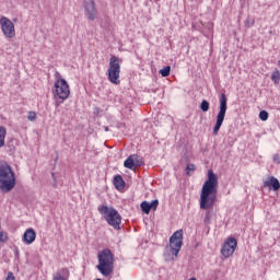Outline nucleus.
<instances>
[{
  "instance_id": "obj_23",
  "label": "nucleus",
  "mask_w": 280,
  "mask_h": 280,
  "mask_svg": "<svg viewBox=\"0 0 280 280\" xmlns=\"http://www.w3.org/2000/svg\"><path fill=\"white\" fill-rule=\"evenodd\" d=\"M191 172H196V165L187 164V166H186V174H187V176H191Z\"/></svg>"
},
{
  "instance_id": "obj_15",
  "label": "nucleus",
  "mask_w": 280,
  "mask_h": 280,
  "mask_svg": "<svg viewBox=\"0 0 280 280\" xmlns=\"http://www.w3.org/2000/svg\"><path fill=\"white\" fill-rule=\"evenodd\" d=\"M124 167L127 170H135V156L129 155L124 162Z\"/></svg>"
},
{
  "instance_id": "obj_24",
  "label": "nucleus",
  "mask_w": 280,
  "mask_h": 280,
  "mask_svg": "<svg viewBox=\"0 0 280 280\" xmlns=\"http://www.w3.org/2000/svg\"><path fill=\"white\" fill-rule=\"evenodd\" d=\"M149 207L151 210L156 211V209L159 208V199H154L152 200V202H149Z\"/></svg>"
},
{
  "instance_id": "obj_7",
  "label": "nucleus",
  "mask_w": 280,
  "mask_h": 280,
  "mask_svg": "<svg viewBox=\"0 0 280 280\" xmlns=\"http://www.w3.org/2000/svg\"><path fill=\"white\" fill-rule=\"evenodd\" d=\"M219 102H220V110L217 115V121L213 127V135H218V132H220V128H222V124H224V117H226V109H228L226 94L221 93Z\"/></svg>"
},
{
  "instance_id": "obj_9",
  "label": "nucleus",
  "mask_w": 280,
  "mask_h": 280,
  "mask_svg": "<svg viewBox=\"0 0 280 280\" xmlns=\"http://www.w3.org/2000/svg\"><path fill=\"white\" fill-rule=\"evenodd\" d=\"M237 248V238L229 237L228 241L221 247V255L229 259V257L233 256L235 249Z\"/></svg>"
},
{
  "instance_id": "obj_18",
  "label": "nucleus",
  "mask_w": 280,
  "mask_h": 280,
  "mask_svg": "<svg viewBox=\"0 0 280 280\" xmlns=\"http://www.w3.org/2000/svg\"><path fill=\"white\" fill-rule=\"evenodd\" d=\"M160 75H162V78H168L170 73H172V67L171 66H166L164 68H162L159 71Z\"/></svg>"
},
{
  "instance_id": "obj_30",
  "label": "nucleus",
  "mask_w": 280,
  "mask_h": 280,
  "mask_svg": "<svg viewBox=\"0 0 280 280\" xmlns=\"http://www.w3.org/2000/svg\"><path fill=\"white\" fill-rule=\"evenodd\" d=\"M273 163H277V165H280V154L276 153L272 158Z\"/></svg>"
},
{
  "instance_id": "obj_36",
  "label": "nucleus",
  "mask_w": 280,
  "mask_h": 280,
  "mask_svg": "<svg viewBox=\"0 0 280 280\" xmlns=\"http://www.w3.org/2000/svg\"><path fill=\"white\" fill-rule=\"evenodd\" d=\"M55 163H58V155H56L55 158Z\"/></svg>"
},
{
  "instance_id": "obj_35",
  "label": "nucleus",
  "mask_w": 280,
  "mask_h": 280,
  "mask_svg": "<svg viewBox=\"0 0 280 280\" xmlns=\"http://www.w3.org/2000/svg\"><path fill=\"white\" fill-rule=\"evenodd\" d=\"M104 130H105V132H108L109 129H108V127H104Z\"/></svg>"
},
{
  "instance_id": "obj_29",
  "label": "nucleus",
  "mask_w": 280,
  "mask_h": 280,
  "mask_svg": "<svg viewBox=\"0 0 280 280\" xmlns=\"http://www.w3.org/2000/svg\"><path fill=\"white\" fill-rule=\"evenodd\" d=\"M0 242H8V234L5 232H0Z\"/></svg>"
},
{
  "instance_id": "obj_17",
  "label": "nucleus",
  "mask_w": 280,
  "mask_h": 280,
  "mask_svg": "<svg viewBox=\"0 0 280 280\" xmlns=\"http://www.w3.org/2000/svg\"><path fill=\"white\" fill-rule=\"evenodd\" d=\"M5 127L1 126L0 127V148H3V145H5Z\"/></svg>"
},
{
  "instance_id": "obj_14",
  "label": "nucleus",
  "mask_w": 280,
  "mask_h": 280,
  "mask_svg": "<svg viewBox=\"0 0 280 280\" xmlns=\"http://www.w3.org/2000/svg\"><path fill=\"white\" fill-rule=\"evenodd\" d=\"M113 183H114L115 189H117L118 191H121V189L126 187V182L124 180V177H121V175H116L114 177Z\"/></svg>"
},
{
  "instance_id": "obj_3",
  "label": "nucleus",
  "mask_w": 280,
  "mask_h": 280,
  "mask_svg": "<svg viewBox=\"0 0 280 280\" xmlns=\"http://www.w3.org/2000/svg\"><path fill=\"white\" fill-rule=\"evenodd\" d=\"M115 255L110 249L105 248L98 253V265L96 266L97 270L103 275V277H109L113 275L114 270Z\"/></svg>"
},
{
  "instance_id": "obj_10",
  "label": "nucleus",
  "mask_w": 280,
  "mask_h": 280,
  "mask_svg": "<svg viewBox=\"0 0 280 280\" xmlns=\"http://www.w3.org/2000/svg\"><path fill=\"white\" fill-rule=\"evenodd\" d=\"M0 25L5 38H14V36H16V31L14 30V23H12L10 19L2 16L0 19Z\"/></svg>"
},
{
  "instance_id": "obj_33",
  "label": "nucleus",
  "mask_w": 280,
  "mask_h": 280,
  "mask_svg": "<svg viewBox=\"0 0 280 280\" xmlns=\"http://www.w3.org/2000/svg\"><path fill=\"white\" fill-rule=\"evenodd\" d=\"M51 178L54 180L52 187H58V184L56 182V173H51Z\"/></svg>"
},
{
  "instance_id": "obj_2",
  "label": "nucleus",
  "mask_w": 280,
  "mask_h": 280,
  "mask_svg": "<svg viewBox=\"0 0 280 280\" xmlns=\"http://www.w3.org/2000/svg\"><path fill=\"white\" fill-rule=\"evenodd\" d=\"M16 187V176L8 162H0V191L10 194Z\"/></svg>"
},
{
  "instance_id": "obj_27",
  "label": "nucleus",
  "mask_w": 280,
  "mask_h": 280,
  "mask_svg": "<svg viewBox=\"0 0 280 280\" xmlns=\"http://www.w3.org/2000/svg\"><path fill=\"white\" fill-rule=\"evenodd\" d=\"M61 277H65V279H69V270L67 268H62L60 271Z\"/></svg>"
},
{
  "instance_id": "obj_5",
  "label": "nucleus",
  "mask_w": 280,
  "mask_h": 280,
  "mask_svg": "<svg viewBox=\"0 0 280 280\" xmlns=\"http://www.w3.org/2000/svg\"><path fill=\"white\" fill-rule=\"evenodd\" d=\"M119 73H121L119 57L112 55L109 58V68L107 70L108 80L112 82V84H121Z\"/></svg>"
},
{
  "instance_id": "obj_11",
  "label": "nucleus",
  "mask_w": 280,
  "mask_h": 280,
  "mask_svg": "<svg viewBox=\"0 0 280 280\" xmlns=\"http://www.w3.org/2000/svg\"><path fill=\"white\" fill-rule=\"evenodd\" d=\"M85 16L89 21H95L97 19V9L95 8V0H89L83 2Z\"/></svg>"
},
{
  "instance_id": "obj_21",
  "label": "nucleus",
  "mask_w": 280,
  "mask_h": 280,
  "mask_svg": "<svg viewBox=\"0 0 280 280\" xmlns=\"http://www.w3.org/2000/svg\"><path fill=\"white\" fill-rule=\"evenodd\" d=\"M209 106H210L209 101L203 100V101L200 103L199 108H200V110H202V113H208Z\"/></svg>"
},
{
  "instance_id": "obj_6",
  "label": "nucleus",
  "mask_w": 280,
  "mask_h": 280,
  "mask_svg": "<svg viewBox=\"0 0 280 280\" xmlns=\"http://www.w3.org/2000/svg\"><path fill=\"white\" fill-rule=\"evenodd\" d=\"M180 248H183V230L176 231L171 237H170V244L166 245L165 249L170 250L172 253L173 258L172 260L176 259L178 257V253H180Z\"/></svg>"
},
{
  "instance_id": "obj_12",
  "label": "nucleus",
  "mask_w": 280,
  "mask_h": 280,
  "mask_svg": "<svg viewBox=\"0 0 280 280\" xmlns=\"http://www.w3.org/2000/svg\"><path fill=\"white\" fill-rule=\"evenodd\" d=\"M264 187H268V189H271L272 191H279L280 189V183L279 179L275 176H269L264 183Z\"/></svg>"
},
{
  "instance_id": "obj_28",
  "label": "nucleus",
  "mask_w": 280,
  "mask_h": 280,
  "mask_svg": "<svg viewBox=\"0 0 280 280\" xmlns=\"http://www.w3.org/2000/svg\"><path fill=\"white\" fill-rule=\"evenodd\" d=\"M210 222H211V213L207 212L203 219V223L207 225V224H210Z\"/></svg>"
},
{
  "instance_id": "obj_13",
  "label": "nucleus",
  "mask_w": 280,
  "mask_h": 280,
  "mask_svg": "<svg viewBox=\"0 0 280 280\" xmlns=\"http://www.w3.org/2000/svg\"><path fill=\"white\" fill-rule=\"evenodd\" d=\"M22 240L24 244H34V242H36V231L32 228L27 229L24 232Z\"/></svg>"
},
{
  "instance_id": "obj_1",
  "label": "nucleus",
  "mask_w": 280,
  "mask_h": 280,
  "mask_svg": "<svg viewBox=\"0 0 280 280\" xmlns=\"http://www.w3.org/2000/svg\"><path fill=\"white\" fill-rule=\"evenodd\" d=\"M218 196V175L213 173V170L208 171V178L203 183L200 194V209L207 211L215 205V198Z\"/></svg>"
},
{
  "instance_id": "obj_26",
  "label": "nucleus",
  "mask_w": 280,
  "mask_h": 280,
  "mask_svg": "<svg viewBox=\"0 0 280 280\" xmlns=\"http://www.w3.org/2000/svg\"><path fill=\"white\" fill-rule=\"evenodd\" d=\"M27 119L28 121H36V112H30Z\"/></svg>"
},
{
  "instance_id": "obj_31",
  "label": "nucleus",
  "mask_w": 280,
  "mask_h": 280,
  "mask_svg": "<svg viewBox=\"0 0 280 280\" xmlns=\"http://www.w3.org/2000/svg\"><path fill=\"white\" fill-rule=\"evenodd\" d=\"M5 280H16V277H14V273L12 271H9Z\"/></svg>"
},
{
  "instance_id": "obj_19",
  "label": "nucleus",
  "mask_w": 280,
  "mask_h": 280,
  "mask_svg": "<svg viewBox=\"0 0 280 280\" xmlns=\"http://www.w3.org/2000/svg\"><path fill=\"white\" fill-rule=\"evenodd\" d=\"M140 209L142 212L145 213V215H149L150 214V202L149 201H142L141 205H140Z\"/></svg>"
},
{
  "instance_id": "obj_25",
  "label": "nucleus",
  "mask_w": 280,
  "mask_h": 280,
  "mask_svg": "<svg viewBox=\"0 0 280 280\" xmlns=\"http://www.w3.org/2000/svg\"><path fill=\"white\" fill-rule=\"evenodd\" d=\"M255 25V19L247 18L245 21V27H253Z\"/></svg>"
},
{
  "instance_id": "obj_20",
  "label": "nucleus",
  "mask_w": 280,
  "mask_h": 280,
  "mask_svg": "<svg viewBox=\"0 0 280 280\" xmlns=\"http://www.w3.org/2000/svg\"><path fill=\"white\" fill-rule=\"evenodd\" d=\"M271 80H272V82H275V84H279V82H280V72H279V70L276 69L272 72Z\"/></svg>"
},
{
  "instance_id": "obj_32",
  "label": "nucleus",
  "mask_w": 280,
  "mask_h": 280,
  "mask_svg": "<svg viewBox=\"0 0 280 280\" xmlns=\"http://www.w3.org/2000/svg\"><path fill=\"white\" fill-rule=\"evenodd\" d=\"M54 280H67V278L62 277L60 272H57L56 276L54 277Z\"/></svg>"
},
{
  "instance_id": "obj_4",
  "label": "nucleus",
  "mask_w": 280,
  "mask_h": 280,
  "mask_svg": "<svg viewBox=\"0 0 280 280\" xmlns=\"http://www.w3.org/2000/svg\"><path fill=\"white\" fill-rule=\"evenodd\" d=\"M97 210L109 226H113L116 231H121V214L117 209L101 205Z\"/></svg>"
},
{
  "instance_id": "obj_16",
  "label": "nucleus",
  "mask_w": 280,
  "mask_h": 280,
  "mask_svg": "<svg viewBox=\"0 0 280 280\" xmlns=\"http://www.w3.org/2000/svg\"><path fill=\"white\" fill-rule=\"evenodd\" d=\"M131 156H133V165H135V167H141V165H143V158H141V155L131 154Z\"/></svg>"
},
{
  "instance_id": "obj_8",
  "label": "nucleus",
  "mask_w": 280,
  "mask_h": 280,
  "mask_svg": "<svg viewBox=\"0 0 280 280\" xmlns=\"http://www.w3.org/2000/svg\"><path fill=\"white\" fill-rule=\"evenodd\" d=\"M55 91L59 100H67L69 95H71V90H69V83H67V80L65 79H58L55 82Z\"/></svg>"
},
{
  "instance_id": "obj_22",
  "label": "nucleus",
  "mask_w": 280,
  "mask_h": 280,
  "mask_svg": "<svg viewBox=\"0 0 280 280\" xmlns=\"http://www.w3.org/2000/svg\"><path fill=\"white\" fill-rule=\"evenodd\" d=\"M269 114L267 110H260L259 113V119L261 121H268Z\"/></svg>"
},
{
  "instance_id": "obj_34",
  "label": "nucleus",
  "mask_w": 280,
  "mask_h": 280,
  "mask_svg": "<svg viewBox=\"0 0 280 280\" xmlns=\"http://www.w3.org/2000/svg\"><path fill=\"white\" fill-rule=\"evenodd\" d=\"M60 106V102H56V107L58 108Z\"/></svg>"
}]
</instances>
